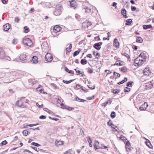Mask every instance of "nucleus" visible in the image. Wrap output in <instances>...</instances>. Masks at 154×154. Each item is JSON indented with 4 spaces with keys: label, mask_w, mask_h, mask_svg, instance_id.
<instances>
[{
    "label": "nucleus",
    "mask_w": 154,
    "mask_h": 154,
    "mask_svg": "<svg viewBox=\"0 0 154 154\" xmlns=\"http://www.w3.org/2000/svg\"><path fill=\"white\" fill-rule=\"evenodd\" d=\"M61 29V27L60 26L57 25L54 27V32L55 33L58 32L60 31Z\"/></svg>",
    "instance_id": "obj_10"
},
{
    "label": "nucleus",
    "mask_w": 154,
    "mask_h": 154,
    "mask_svg": "<svg viewBox=\"0 0 154 154\" xmlns=\"http://www.w3.org/2000/svg\"><path fill=\"white\" fill-rule=\"evenodd\" d=\"M7 59V60H10V57H8V56H5H5L4 57V58H3V59Z\"/></svg>",
    "instance_id": "obj_56"
},
{
    "label": "nucleus",
    "mask_w": 154,
    "mask_h": 154,
    "mask_svg": "<svg viewBox=\"0 0 154 154\" xmlns=\"http://www.w3.org/2000/svg\"><path fill=\"white\" fill-rule=\"evenodd\" d=\"M63 8L61 5H59L57 6L54 12V14L56 16L60 15L62 11Z\"/></svg>",
    "instance_id": "obj_2"
},
{
    "label": "nucleus",
    "mask_w": 154,
    "mask_h": 154,
    "mask_svg": "<svg viewBox=\"0 0 154 154\" xmlns=\"http://www.w3.org/2000/svg\"><path fill=\"white\" fill-rule=\"evenodd\" d=\"M81 88L83 91H85V92H87L88 91L87 89L83 87H81Z\"/></svg>",
    "instance_id": "obj_45"
},
{
    "label": "nucleus",
    "mask_w": 154,
    "mask_h": 154,
    "mask_svg": "<svg viewBox=\"0 0 154 154\" xmlns=\"http://www.w3.org/2000/svg\"><path fill=\"white\" fill-rule=\"evenodd\" d=\"M73 80H70L69 81H65L64 80H63V82L65 83L68 84L71 83L72 81Z\"/></svg>",
    "instance_id": "obj_36"
},
{
    "label": "nucleus",
    "mask_w": 154,
    "mask_h": 154,
    "mask_svg": "<svg viewBox=\"0 0 154 154\" xmlns=\"http://www.w3.org/2000/svg\"><path fill=\"white\" fill-rule=\"evenodd\" d=\"M114 46L116 48H119V42L117 38H115L113 41Z\"/></svg>",
    "instance_id": "obj_12"
},
{
    "label": "nucleus",
    "mask_w": 154,
    "mask_h": 154,
    "mask_svg": "<svg viewBox=\"0 0 154 154\" xmlns=\"http://www.w3.org/2000/svg\"><path fill=\"white\" fill-rule=\"evenodd\" d=\"M105 72H108L106 74V75H107L108 74H110L111 73V72L108 70H105Z\"/></svg>",
    "instance_id": "obj_62"
},
{
    "label": "nucleus",
    "mask_w": 154,
    "mask_h": 154,
    "mask_svg": "<svg viewBox=\"0 0 154 154\" xmlns=\"http://www.w3.org/2000/svg\"><path fill=\"white\" fill-rule=\"evenodd\" d=\"M143 73L145 75L149 76L151 75V72L149 68H145L143 70Z\"/></svg>",
    "instance_id": "obj_8"
},
{
    "label": "nucleus",
    "mask_w": 154,
    "mask_h": 154,
    "mask_svg": "<svg viewBox=\"0 0 154 154\" xmlns=\"http://www.w3.org/2000/svg\"><path fill=\"white\" fill-rule=\"evenodd\" d=\"M121 71L124 72H126L127 71V68L125 66H124L121 69Z\"/></svg>",
    "instance_id": "obj_46"
},
{
    "label": "nucleus",
    "mask_w": 154,
    "mask_h": 154,
    "mask_svg": "<svg viewBox=\"0 0 154 154\" xmlns=\"http://www.w3.org/2000/svg\"><path fill=\"white\" fill-rule=\"evenodd\" d=\"M125 148L126 149H127V151H130V150H131V145L130 143V142L128 141H127L126 143L125 144Z\"/></svg>",
    "instance_id": "obj_11"
},
{
    "label": "nucleus",
    "mask_w": 154,
    "mask_h": 154,
    "mask_svg": "<svg viewBox=\"0 0 154 154\" xmlns=\"http://www.w3.org/2000/svg\"><path fill=\"white\" fill-rule=\"evenodd\" d=\"M70 2L71 7H73L74 9L75 8L77 7V5L76 2L75 0H72Z\"/></svg>",
    "instance_id": "obj_13"
},
{
    "label": "nucleus",
    "mask_w": 154,
    "mask_h": 154,
    "mask_svg": "<svg viewBox=\"0 0 154 154\" xmlns=\"http://www.w3.org/2000/svg\"><path fill=\"white\" fill-rule=\"evenodd\" d=\"M7 142L6 140H5L2 141V145H5L7 144Z\"/></svg>",
    "instance_id": "obj_61"
},
{
    "label": "nucleus",
    "mask_w": 154,
    "mask_h": 154,
    "mask_svg": "<svg viewBox=\"0 0 154 154\" xmlns=\"http://www.w3.org/2000/svg\"><path fill=\"white\" fill-rule=\"evenodd\" d=\"M148 106L147 103L145 102L142 104L139 107V109L140 110H143L146 109V107Z\"/></svg>",
    "instance_id": "obj_9"
},
{
    "label": "nucleus",
    "mask_w": 154,
    "mask_h": 154,
    "mask_svg": "<svg viewBox=\"0 0 154 154\" xmlns=\"http://www.w3.org/2000/svg\"><path fill=\"white\" fill-rule=\"evenodd\" d=\"M108 147L107 146H104L102 144L101 146V149H106Z\"/></svg>",
    "instance_id": "obj_60"
},
{
    "label": "nucleus",
    "mask_w": 154,
    "mask_h": 154,
    "mask_svg": "<svg viewBox=\"0 0 154 154\" xmlns=\"http://www.w3.org/2000/svg\"><path fill=\"white\" fill-rule=\"evenodd\" d=\"M15 21L17 23H18L19 21V19H18V17H16L15 18Z\"/></svg>",
    "instance_id": "obj_55"
},
{
    "label": "nucleus",
    "mask_w": 154,
    "mask_h": 154,
    "mask_svg": "<svg viewBox=\"0 0 154 154\" xmlns=\"http://www.w3.org/2000/svg\"><path fill=\"white\" fill-rule=\"evenodd\" d=\"M126 22H127V23H126V25H129L131 24V23L132 20L131 19H129L127 20H126Z\"/></svg>",
    "instance_id": "obj_30"
},
{
    "label": "nucleus",
    "mask_w": 154,
    "mask_h": 154,
    "mask_svg": "<svg viewBox=\"0 0 154 154\" xmlns=\"http://www.w3.org/2000/svg\"><path fill=\"white\" fill-rule=\"evenodd\" d=\"M116 113L114 112H112L111 114V117L112 119L114 118L115 117Z\"/></svg>",
    "instance_id": "obj_42"
},
{
    "label": "nucleus",
    "mask_w": 154,
    "mask_h": 154,
    "mask_svg": "<svg viewBox=\"0 0 154 154\" xmlns=\"http://www.w3.org/2000/svg\"><path fill=\"white\" fill-rule=\"evenodd\" d=\"M143 41V39L140 37H138L137 38L136 42L139 43H142Z\"/></svg>",
    "instance_id": "obj_29"
},
{
    "label": "nucleus",
    "mask_w": 154,
    "mask_h": 154,
    "mask_svg": "<svg viewBox=\"0 0 154 154\" xmlns=\"http://www.w3.org/2000/svg\"><path fill=\"white\" fill-rule=\"evenodd\" d=\"M132 47L135 50H137V47L134 45H132Z\"/></svg>",
    "instance_id": "obj_59"
},
{
    "label": "nucleus",
    "mask_w": 154,
    "mask_h": 154,
    "mask_svg": "<svg viewBox=\"0 0 154 154\" xmlns=\"http://www.w3.org/2000/svg\"><path fill=\"white\" fill-rule=\"evenodd\" d=\"M45 60L48 61L50 62L53 60L52 55L49 53H47L45 55Z\"/></svg>",
    "instance_id": "obj_6"
},
{
    "label": "nucleus",
    "mask_w": 154,
    "mask_h": 154,
    "mask_svg": "<svg viewBox=\"0 0 154 154\" xmlns=\"http://www.w3.org/2000/svg\"><path fill=\"white\" fill-rule=\"evenodd\" d=\"M93 54L95 56L100 55V54H99V53H96L94 51Z\"/></svg>",
    "instance_id": "obj_63"
},
{
    "label": "nucleus",
    "mask_w": 154,
    "mask_h": 154,
    "mask_svg": "<svg viewBox=\"0 0 154 154\" xmlns=\"http://www.w3.org/2000/svg\"><path fill=\"white\" fill-rule=\"evenodd\" d=\"M12 44L14 45L16 44L17 43V42L15 39H13L12 40Z\"/></svg>",
    "instance_id": "obj_64"
},
{
    "label": "nucleus",
    "mask_w": 154,
    "mask_h": 154,
    "mask_svg": "<svg viewBox=\"0 0 154 154\" xmlns=\"http://www.w3.org/2000/svg\"><path fill=\"white\" fill-rule=\"evenodd\" d=\"M10 26L8 23H7L3 26L4 30L8 31L10 28Z\"/></svg>",
    "instance_id": "obj_15"
},
{
    "label": "nucleus",
    "mask_w": 154,
    "mask_h": 154,
    "mask_svg": "<svg viewBox=\"0 0 154 154\" xmlns=\"http://www.w3.org/2000/svg\"><path fill=\"white\" fill-rule=\"evenodd\" d=\"M122 55L123 56H124L126 57H128V59H130L129 61L131 60V59L130 58V57H129L128 54L126 53H122Z\"/></svg>",
    "instance_id": "obj_37"
},
{
    "label": "nucleus",
    "mask_w": 154,
    "mask_h": 154,
    "mask_svg": "<svg viewBox=\"0 0 154 154\" xmlns=\"http://www.w3.org/2000/svg\"><path fill=\"white\" fill-rule=\"evenodd\" d=\"M146 143L147 146L149 147L150 148L149 145L151 144V143L149 140H148V141H146Z\"/></svg>",
    "instance_id": "obj_48"
},
{
    "label": "nucleus",
    "mask_w": 154,
    "mask_h": 154,
    "mask_svg": "<svg viewBox=\"0 0 154 154\" xmlns=\"http://www.w3.org/2000/svg\"><path fill=\"white\" fill-rule=\"evenodd\" d=\"M112 101H111V100L109 99L106 102V103L108 104H111Z\"/></svg>",
    "instance_id": "obj_51"
},
{
    "label": "nucleus",
    "mask_w": 154,
    "mask_h": 154,
    "mask_svg": "<svg viewBox=\"0 0 154 154\" xmlns=\"http://www.w3.org/2000/svg\"><path fill=\"white\" fill-rule=\"evenodd\" d=\"M126 11L125 8H123L122 9L121 11V14L125 17V18H128V17L126 15Z\"/></svg>",
    "instance_id": "obj_14"
},
{
    "label": "nucleus",
    "mask_w": 154,
    "mask_h": 154,
    "mask_svg": "<svg viewBox=\"0 0 154 154\" xmlns=\"http://www.w3.org/2000/svg\"><path fill=\"white\" fill-rule=\"evenodd\" d=\"M56 145L57 146H58L59 145H60L63 144V141H57L55 142Z\"/></svg>",
    "instance_id": "obj_25"
},
{
    "label": "nucleus",
    "mask_w": 154,
    "mask_h": 154,
    "mask_svg": "<svg viewBox=\"0 0 154 154\" xmlns=\"http://www.w3.org/2000/svg\"><path fill=\"white\" fill-rule=\"evenodd\" d=\"M26 55L24 54H21L19 57V58L20 59V60H26Z\"/></svg>",
    "instance_id": "obj_22"
},
{
    "label": "nucleus",
    "mask_w": 154,
    "mask_h": 154,
    "mask_svg": "<svg viewBox=\"0 0 154 154\" xmlns=\"http://www.w3.org/2000/svg\"><path fill=\"white\" fill-rule=\"evenodd\" d=\"M99 143L97 141H96L95 143H94V146L95 150L97 149V147L99 145Z\"/></svg>",
    "instance_id": "obj_24"
},
{
    "label": "nucleus",
    "mask_w": 154,
    "mask_h": 154,
    "mask_svg": "<svg viewBox=\"0 0 154 154\" xmlns=\"http://www.w3.org/2000/svg\"><path fill=\"white\" fill-rule=\"evenodd\" d=\"M24 29H25V33H27L29 32V28L27 26H24Z\"/></svg>",
    "instance_id": "obj_38"
},
{
    "label": "nucleus",
    "mask_w": 154,
    "mask_h": 154,
    "mask_svg": "<svg viewBox=\"0 0 154 154\" xmlns=\"http://www.w3.org/2000/svg\"><path fill=\"white\" fill-rule=\"evenodd\" d=\"M88 73H92L93 72V70L92 69L90 68H89L88 70Z\"/></svg>",
    "instance_id": "obj_52"
},
{
    "label": "nucleus",
    "mask_w": 154,
    "mask_h": 154,
    "mask_svg": "<svg viewBox=\"0 0 154 154\" xmlns=\"http://www.w3.org/2000/svg\"><path fill=\"white\" fill-rule=\"evenodd\" d=\"M136 7L134 6H131V9L132 11H134L136 9Z\"/></svg>",
    "instance_id": "obj_54"
},
{
    "label": "nucleus",
    "mask_w": 154,
    "mask_h": 154,
    "mask_svg": "<svg viewBox=\"0 0 154 154\" xmlns=\"http://www.w3.org/2000/svg\"><path fill=\"white\" fill-rule=\"evenodd\" d=\"M5 56V52L0 48V58L3 59Z\"/></svg>",
    "instance_id": "obj_16"
},
{
    "label": "nucleus",
    "mask_w": 154,
    "mask_h": 154,
    "mask_svg": "<svg viewBox=\"0 0 154 154\" xmlns=\"http://www.w3.org/2000/svg\"><path fill=\"white\" fill-rule=\"evenodd\" d=\"M120 139H121L124 142L126 141V140H127V139H126V138L125 137H124L122 135L120 137Z\"/></svg>",
    "instance_id": "obj_34"
},
{
    "label": "nucleus",
    "mask_w": 154,
    "mask_h": 154,
    "mask_svg": "<svg viewBox=\"0 0 154 154\" xmlns=\"http://www.w3.org/2000/svg\"><path fill=\"white\" fill-rule=\"evenodd\" d=\"M28 131L27 130H23L22 132V133L24 136H26L28 134Z\"/></svg>",
    "instance_id": "obj_33"
},
{
    "label": "nucleus",
    "mask_w": 154,
    "mask_h": 154,
    "mask_svg": "<svg viewBox=\"0 0 154 154\" xmlns=\"http://www.w3.org/2000/svg\"><path fill=\"white\" fill-rule=\"evenodd\" d=\"M15 80V79H14V77H13L12 76L6 77V74L5 75L4 82L5 83H9L14 81Z\"/></svg>",
    "instance_id": "obj_4"
},
{
    "label": "nucleus",
    "mask_w": 154,
    "mask_h": 154,
    "mask_svg": "<svg viewBox=\"0 0 154 154\" xmlns=\"http://www.w3.org/2000/svg\"><path fill=\"white\" fill-rule=\"evenodd\" d=\"M83 8L85 9V11L86 13H89L91 12V9L88 7H86V8L83 7Z\"/></svg>",
    "instance_id": "obj_32"
},
{
    "label": "nucleus",
    "mask_w": 154,
    "mask_h": 154,
    "mask_svg": "<svg viewBox=\"0 0 154 154\" xmlns=\"http://www.w3.org/2000/svg\"><path fill=\"white\" fill-rule=\"evenodd\" d=\"M110 120H109V121L107 123V124L108 125H110V126H111V127L112 128H113L114 129H115V128H114V127H113V126H114V125L112 123H111V124H109V123H110Z\"/></svg>",
    "instance_id": "obj_43"
},
{
    "label": "nucleus",
    "mask_w": 154,
    "mask_h": 154,
    "mask_svg": "<svg viewBox=\"0 0 154 154\" xmlns=\"http://www.w3.org/2000/svg\"><path fill=\"white\" fill-rule=\"evenodd\" d=\"M31 147L35 151L38 152L39 151H43V150H44L43 149H40L39 148H38L37 149V148L35 147L31 146Z\"/></svg>",
    "instance_id": "obj_27"
},
{
    "label": "nucleus",
    "mask_w": 154,
    "mask_h": 154,
    "mask_svg": "<svg viewBox=\"0 0 154 154\" xmlns=\"http://www.w3.org/2000/svg\"><path fill=\"white\" fill-rule=\"evenodd\" d=\"M39 118L40 119H45L46 118L45 116L42 115L39 116Z\"/></svg>",
    "instance_id": "obj_49"
},
{
    "label": "nucleus",
    "mask_w": 154,
    "mask_h": 154,
    "mask_svg": "<svg viewBox=\"0 0 154 154\" xmlns=\"http://www.w3.org/2000/svg\"><path fill=\"white\" fill-rule=\"evenodd\" d=\"M140 60V59L139 58V57H138L134 60V62L139 65H140L142 63L141 62L140 63L139 61Z\"/></svg>",
    "instance_id": "obj_23"
},
{
    "label": "nucleus",
    "mask_w": 154,
    "mask_h": 154,
    "mask_svg": "<svg viewBox=\"0 0 154 154\" xmlns=\"http://www.w3.org/2000/svg\"><path fill=\"white\" fill-rule=\"evenodd\" d=\"M64 69H65V70L66 72H67L69 73H70L72 75L74 74V71H73L69 69L66 67H65Z\"/></svg>",
    "instance_id": "obj_19"
},
{
    "label": "nucleus",
    "mask_w": 154,
    "mask_h": 154,
    "mask_svg": "<svg viewBox=\"0 0 154 154\" xmlns=\"http://www.w3.org/2000/svg\"><path fill=\"white\" fill-rule=\"evenodd\" d=\"M94 96H93L91 97H88L87 98V99L88 100H91L94 99Z\"/></svg>",
    "instance_id": "obj_50"
},
{
    "label": "nucleus",
    "mask_w": 154,
    "mask_h": 154,
    "mask_svg": "<svg viewBox=\"0 0 154 154\" xmlns=\"http://www.w3.org/2000/svg\"><path fill=\"white\" fill-rule=\"evenodd\" d=\"M120 90L119 89H116L114 90L113 91V93L114 94H117L119 93L120 91Z\"/></svg>",
    "instance_id": "obj_40"
},
{
    "label": "nucleus",
    "mask_w": 154,
    "mask_h": 154,
    "mask_svg": "<svg viewBox=\"0 0 154 154\" xmlns=\"http://www.w3.org/2000/svg\"><path fill=\"white\" fill-rule=\"evenodd\" d=\"M122 63H123V62L121 61L118 60L116 62V63L114 64L113 65H117L119 66H122L123 65Z\"/></svg>",
    "instance_id": "obj_20"
},
{
    "label": "nucleus",
    "mask_w": 154,
    "mask_h": 154,
    "mask_svg": "<svg viewBox=\"0 0 154 154\" xmlns=\"http://www.w3.org/2000/svg\"><path fill=\"white\" fill-rule=\"evenodd\" d=\"M130 88H128L127 87H125L124 88V92H128L129 91H130Z\"/></svg>",
    "instance_id": "obj_44"
},
{
    "label": "nucleus",
    "mask_w": 154,
    "mask_h": 154,
    "mask_svg": "<svg viewBox=\"0 0 154 154\" xmlns=\"http://www.w3.org/2000/svg\"><path fill=\"white\" fill-rule=\"evenodd\" d=\"M132 83V82H128L127 83L126 85L128 87H131Z\"/></svg>",
    "instance_id": "obj_47"
},
{
    "label": "nucleus",
    "mask_w": 154,
    "mask_h": 154,
    "mask_svg": "<svg viewBox=\"0 0 154 154\" xmlns=\"http://www.w3.org/2000/svg\"><path fill=\"white\" fill-rule=\"evenodd\" d=\"M94 47L97 50H99L101 48V46L98 43L95 44L94 45Z\"/></svg>",
    "instance_id": "obj_18"
},
{
    "label": "nucleus",
    "mask_w": 154,
    "mask_h": 154,
    "mask_svg": "<svg viewBox=\"0 0 154 154\" xmlns=\"http://www.w3.org/2000/svg\"><path fill=\"white\" fill-rule=\"evenodd\" d=\"M75 100L76 101H78L79 102H84L85 101H86V100L82 99H81L78 97H76Z\"/></svg>",
    "instance_id": "obj_26"
},
{
    "label": "nucleus",
    "mask_w": 154,
    "mask_h": 154,
    "mask_svg": "<svg viewBox=\"0 0 154 154\" xmlns=\"http://www.w3.org/2000/svg\"><path fill=\"white\" fill-rule=\"evenodd\" d=\"M12 76L13 77H14V79H17L19 78L18 76V73L15 71H14L12 72L11 73H8L6 74V77H10L11 76Z\"/></svg>",
    "instance_id": "obj_5"
},
{
    "label": "nucleus",
    "mask_w": 154,
    "mask_h": 154,
    "mask_svg": "<svg viewBox=\"0 0 154 154\" xmlns=\"http://www.w3.org/2000/svg\"><path fill=\"white\" fill-rule=\"evenodd\" d=\"M80 53V51H77L74 52L73 54V56L75 57L78 55Z\"/></svg>",
    "instance_id": "obj_39"
},
{
    "label": "nucleus",
    "mask_w": 154,
    "mask_h": 154,
    "mask_svg": "<svg viewBox=\"0 0 154 154\" xmlns=\"http://www.w3.org/2000/svg\"><path fill=\"white\" fill-rule=\"evenodd\" d=\"M87 60L85 59H82L81 60V63L82 65H85L87 63Z\"/></svg>",
    "instance_id": "obj_28"
},
{
    "label": "nucleus",
    "mask_w": 154,
    "mask_h": 154,
    "mask_svg": "<svg viewBox=\"0 0 154 154\" xmlns=\"http://www.w3.org/2000/svg\"><path fill=\"white\" fill-rule=\"evenodd\" d=\"M8 0H2V2L3 4H5L8 2Z\"/></svg>",
    "instance_id": "obj_58"
},
{
    "label": "nucleus",
    "mask_w": 154,
    "mask_h": 154,
    "mask_svg": "<svg viewBox=\"0 0 154 154\" xmlns=\"http://www.w3.org/2000/svg\"><path fill=\"white\" fill-rule=\"evenodd\" d=\"M31 145L36 146H39L40 145V144H39L38 143H35L34 142H33L32 143Z\"/></svg>",
    "instance_id": "obj_41"
},
{
    "label": "nucleus",
    "mask_w": 154,
    "mask_h": 154,
    "mask_svg": "<svg viewBox=\"0 0 154 154\" xmlns=\"http://www.w3.org/2000/svg\"><path fill=\"white\" fill-rule=\"evenodd\" d=\"M88 141L89 143V145L90 147H92V145L91 144V143H92V141L91 140V138L89 137H88Z\"/></svg>",
    "instance_id": "obj_31"
},
{
    "label": "nucleus",
    "mask_w": 154,
    "mask_h": 154,
    "mask_svg": "<svg viewBox=\"0 0 154 154\" xmlns=\"http://www.w3.org/2000/svg\"><path fill=\"white\" fill-rule=\"evenodd\" d=\"M117 3L115 2H114L112 3V6L113 7H115L116 8H117Z\"/></svg>",
    "instance_id": "obj_57"
},
{
    "label": "nucleus",
    "mask_w": 154,
    "mask_h": 154,
    "mask_svg": "<svg viewBox=\"0 0 154 154\" xmlns=\"http://www.w3.org/2000/svg\"><path fill=\"white\" fill-rule=\"evenodd\" d=\"M29 100L26 99L25 97H22L19 99V100L16 102L15 104L17 106L25 108L27 107L26 103H29Z\"/></svg>",
    "instance_id": "obj_1"
},
{
    "label": "nucleus",
    "mask_w": 154,
    "mask_h": 154,
    "mask_svg": "<svg viewBox=\"0 0 154 154\" xmlns=\"http://www.w3.org/2000/svg\"><path fill=\"white\" fill-rule=\"evenodd\" d=\"M38 58L37 57L34 56L32 57V62L33 63H37L38 62Z\"/></svg>",
    "instance_id": "obj_17"
},
{
    "label": "nucleus",
    "mask_w": 154,
    "mask_h": 154,
    "mask_svg": "<svg viewBox=\"0 0 154 154\" xmlns=\"http://www.w3.org/2000/svg\"><path fill=\"white\" fill-rule=\"evenodd\" d=\"M38 125V123L33 124H30V125H29V126L30 127H32L33 126H36V125Z\"/></svg>",
    "instance_id": "obj_53"
},
{
    "label": "nucleus",
    "mask_w": 154,
    "mask_h": 154,
    "mask_svg": "<svg viewBox=\"0 0 154 154\" xmlns=\"http://www.w3.org/2000/svg\"><path fill=\"white\" fill-rule=\"evenodd\" d=\"M23 42L25 45L30 46L32 45V40L29 38L25 37L23 38Z\"/></svg>",
    "instance_id": "obj_3"
},
{
    "label": "nucleus",
    "mask_w": 154,
    "mask_h": 154,
    "mask_svg": "<svg viewBox=\"0 0 154 154\" xmlns=\"http://www.w3.org/2000/svg\"><path fill=\"white\" fill-rule=\"evenodd\" d=\"M152 81H150L145 84V87L146 89H150L152 87L153 85L152 82Z\"/></svg>",
    "instance_id": "obj_7"
},
{
    "label": "nucleus",
    "mask_w": 154,
    "mask_h": 154,
    "mask_svg": "<svg viewBox=\"0 0 154 154\" xmlns=\"http://www.w3.org/2000/svg\"><path fill=\"white\" fill-rule=\"evenodd\" d=\"M143 28L144 29H146L152 27L151 25H144L143 26Z\"/></svg>",
    "instance_id": "obj_21"
},
{
    "label": "nucleus",
    "mask_w": 154,
    "mask_h": 154,
    "mask_svg": "<svg viewBox=\"0 0 154 154\" xmlns=\"http://www.w3.org/2000/svg\"><path fill=\"white\" fill-rule=\"evenodd\" d=\"M113 74L114 75H115L116 76V79L118 77H119L120 76V75L116 72H113Z\"/></svg>",
    "instance_id": "obj_35"
}]
</instances>
